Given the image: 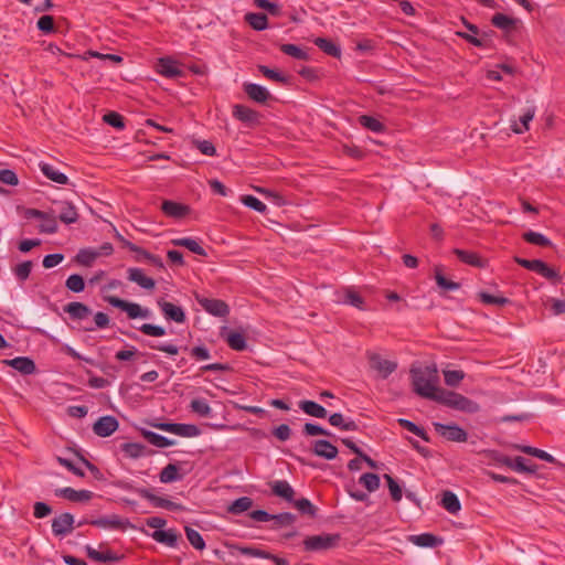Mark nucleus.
I'll use <instances>...</instances> for the list:
<instances>
[{
    "label": "nucleus",
    "instance_id": "53",
    "mask_svg": "<svg viewBox=\"0 0 565 565\" xmlns=\"http://www.w3.org/2000/svg\"><path fill=\"white\" fill-rule=\"evenodd\" d=\"M190 408L193 413L207 417L211 414V407L205 398H194L190 403Z\"/></svg>",
    "mask_w": 565,
    "mask_h": 565
},
{
    "label": "nucleus",
    "instance_id": "7",
    "mask_svg": "<svg viewBox=\"0 0 565 565\" xmlns=\"http://www.w3.org/2000/svg\"><path fill=\"white\" fill-rule=\"evenodd\" d=\"M74 523L73 514L68 512L61 513L52 520V533L56 537L63 539L73 532Z\"/></svg>",
    "mask_w": 565,
    "mask_h": 565
},
{
    "label": "nucleus",
    "instance_id": "27",
    "mask_svg": "<svg viewBox=\"0 0 565 565\" xmlns=\"http://www.w3.org/2000/svg\"><path fill=\"white\" fill-rule=\"evenodd\" d=\"M271 492L288 502L294 501L295 490L286 480H277L270 486Z\"/></svg>",
    "mask_w": 565,
    "mask_h": 565
},
{
    "label": "nucleus",
    "instance_id": "54",
    "mask_svg": "<svg viewBox=\"0 0 565 565\" xmlns=\"http://www.w3.org/2000/svg\"><path fill=\"white\" fill-rule=\"evenodd\" d=\"M185 535L190 544L199 551H202L205 548V542L202 537V535L190 526H185Z\"/></svg>",
    "mask_w": 565,
    "mask_h": 565
},
{
    "label": "nucleus",
    "instance_id": "35",
    "mask_svg": "<svg viewBox=\"0 0 565 565\" xmlns=\"http://www.w3.org/2000/svg\"><path fill=\"white\" fill-rule=\"evenodd\" d=\"M56 210L50 209L46 211V217L42 218L40 224V232L45 234H55L58 230Z\"/></svg>",
    "mask_w": 565,
    "mask_h": 565
},
{
    "label": "nucleus",
    "instance_id": "37",
    "mask_svg": "<svg viewBox=\"0 0 565 565\" xmlns=\"http://www.w3.org/2000/svg\"><path fill=\"white\" fill-rule=\"evenodd\" d=\"M142 435L151 445H153L158 448H166L169 446L177 445V440L169 439L168 437H164L162 435H159V434L150 431V430L142 429Z\"/></svg>",
    "mask_w": 565,
    "mask_h": 565
},
{
    "label": "nucleus",
    "instance_id": "59",
    "mask_svg": "<svg viewBox=\"0 0 565 565\" xmlns=\"http://www.w3.org/2000/svg\"><path fill=\"white\" fill-rule=\"evenodd\" d=\"M384 479L386 480L391 498L394 502H399L403 497V491L401 486L391 475H384Z\"/></svg>",
    "mask_w": 565,
    "mask_h": 565
},
{
    "label": "nucleus",
    "instance_id": "23",
    "mask_svg": "<svg viewBox=\"0 0 565 565\" xmlns=\"http://www.w3.org/2000/svg\"><path fill=\"white\" fill-rule=\"evenodd\" d=\"M298 406L303 413H306L307 415H309L311 417L324 419L328 415L327 409L313 401H309V399L300 401Z\"/></svg>",
    "mask_w": 565,
    "mask_h": 565
},
{
    "label": "nucleus",
    "instance_id": "39",
    "mask_svg": "<svg viewBox=\"0 0 565 565\" xmlns=\"http://www.w3.org/2000/svg\"><path fill=\"white\" fill-rule=\"evenodd\" d=\"M90 524L103 529H122L125 522L119 516L111 515L90 520Z\"/></svg>",
    "mask_w": 565,
    "mask_h": 565
},
{
    "label": "nucleus",
    "instance_id": "2",
    "mask_svg": "<svg viewBox=\"0 0 565 565\" xmlns=\"http://www.w3.org/2000/svg\"><path fill=\"white\" fill-rule=\"evenodd\" d=\"M436 403L441 404L455 411L467 414H475L480 411V406L475 401L454 391L443 390Z\"/></svg>",
    "mask_w": 565,
    "mask_h": 565
},
{
    "label": "nucleus",
    "instance_id": "17",
    "mask_svg": "<svg viewBox=\"0 0 565 565\" xmlns=\"http://www.w3.org/2000/svg\"><path fill=\"white\" fill-rule=\"evenodd\" d=\"M407 541L419 547H437L444 543V540L431 533L413 534L407 537Z\"/></svg>",
    "mask_w": 565,
    "mask_h": 565
},
{
    "label": "nucleus",
    "instance_id": "58",
    "mask_svg": "<svg viewBox=\"0 0 565 565\" xmlns=\"http://www.w3.org/2000/svg\"><path fill=\"white\" fill-rule=\"evenodd\" d=\"M241 201L245 206H247L256 212L265 213L267 211L266 204L254 195H250V194L243 195Z\"/></svg>",
    "mask_w": 565,
    "mask_h": 565
},
{
    "label": "nucleus",
    "instance_id": "38",
    "mask_svg": "<svg viewBox=\"0 0 565 565\" xmlns=\"http://www.w3.org/2000/svg\"><path fill=\"white\" fill-rule=\"evenodd\" d=\"M535 116V107H527L523 115L520 116V124L521 126L518 124V122H513L511 125V129L513 132L515 134H523L524 131L529 130V125L530 122L532 121V119L534 118Z\"/></svg>",
    "mask_w": 565,
    "mask_h": 565
},
{
    "label": "nucleus",
    "instance_id": "61",
    "mask_svg": "<svg viewBox=\"0 0 565 565\" xmlns=\"http://www.w3.org/2000/svg\"><path fill=\"white\" fill-rule=\"evenodd\" d=\"M137 329L140 332H142L143 334L149 335V337L159 338V337H163L167 334V331L163 327L151 324V323H143L140 327H138Z\"/></svg>",
    "mask_w": 565,
    "mask_h": 565
},
{
    "label": "nucleus",
    "instance_id": "32",
    "mask_svg": "<svg viewBox=\"0 0 565 565\" xmlns=\"http://www.w3.org/2000/svg\"><path fill=\"white\" fill-rule=\"evenodd\" d=\"M257 70L263 76H265L268 79H271L285 86L290 85V76L285 75L277 70H273L266 65H258Z\"/></svg>",
    "mask_w": 565,
    "mask_h": 565
},
{
    "label": "nucleus",
    "instance_id": "20",
    "mask_svg": "<svg viewBox=\"0 0 565 565\" xmlns=\"http://www.w3.org/2000/svg\"><path fill=\"white\" fill-rule=\"evenodd\" d=\"M158 72L167 78H178L183 76V71L169 57H162L159 60Z\"/></svg>",
    "mask_w": 565,
    "mask_h": 565
},
{
    "label": "nucleus",
    "instance_id": "34",
    "mask_svg": "<svg viewBox=\"0 0 565 565\" xmlns=\"http://www.w3.org/2000/svg\"><path fill=\"white\" fill-rule=\"evenodd\" d=\"M519 20L518 19H514V18H511V17H508L503 13H495L492 19H491V23L502 30V31H505V32H510L512 31L513 29H515L516 24H518Z\"/></svg>",
    "mask_w": 565,
    "mask_h": 565
},
{
    "label": "nucleus",
    "instance_id": "12",
    "mask_svg": "<svg viewBox=\"0 0 565 565\" xmlns=\"http://www.w3.org/2000/svg\"><path fill=\"white\" fill-rule=\"evenodd\" d=\"M162 213L171 218L181 220L190 214V206L171 200H164L161 204Z\"/></svg>",
    "mask_w": 565,
    "mask_h": 565
},
{
    "label": "nucleus",
    "instance_id": "43",
    "mask_svg": "<svg viewBox=\"0 0 565 565\" xmlns=\"http://www.w3.org/2000/svg\"><path fill=\"white\" fill-rule=\"evenodd\" d=\"M279 50L286 54V55H289L296 60H299V61H309V54L302 50L300 46L296 45V44H290V43H286V44H281L279 46Z\"/></svg>",
    "mask_w": 565,
    "mask_h": 565
},
{
    "label": "nucleus",
    "instance_id": "22",
    "mask_svg": "<svg viewBox=\"0 0 565 565\" xmlns=\"http://www.w3.org/2000/svg\"><path fill=\"white\" fill-rule=\"evenodd\" d=\"M64 311L68 313L72 320H84L92 313V309L88 306L78 301L65 305Z\"/></svg>",
    "mask_w": 565,
    "mask_h": 565
},
{
    "label": "nucleus",
    "instance_id": "21",
    "mask_svg": "<svg viewBox=\"0 0 565 565\" xmlns=\"http://www.w3.org/2000/svg\"><path fill=\"white\" fill-rule=\"evenodd\" d=\"M127 274L128 280L136 282L143 289H153L156 286V281L152 278L146 276L143 270L140 268L130 267L128 268Z\"/></svg>",
    "mask_w": 565,
    "mask_h": 565
},
{
    "label": "nucleus",
    "instance_id": "46",
    "mask_svg": "<svg viewBox=\"0 0 565 565\" xmlns=\"http://www.w3.org/2000/svg\"><path fill=\"white\" fill-rule=\"evenodd\" d=\"M523 239L532 245L548 247L552 246V242L543 234L527 231L522 235Z\"/></svg>",
    "mask_w": 565,
    "mask_h": 565
},
{
    "label": "nucleus",
    "instance_id": "45",
    "mask_svg": "<svg viewBox=\"0 0 565 565\" xmlns=\"http://www.w3.org/2000/svg\"><path fill=\"white\" fill-rule=\"evenodd\" d=\"M97 258L96 249L82 248L75 256V262L82 266L90 267Z\"/></svg>",
    "mask_w": 565,
    "mask_h": 565
},
{
    "label": "nucleus",
    "instance_id": "9",
    "mask_svg": "<svg viewBox=\"0 0 565 565\" xmlns=\"http://www.w3.org/2000/svg\"><path fill=\"white\" fill-rule=\"evenodd\" d=\"M370 366L375 370L382 379H387L397 369V363L391 360L383 359L377 353H369Z\"/></svg>",
    "mask_w": 565,
    "mask_h": 565
},
{
    "label": "nucleus",
    "instance_id": "31",
    "mask_svg": "<svg viewBox=\"0 0 565 565\" xmlns=\"http://www.w3.org/2000/svg\"><path fill=\"white\" fill-rule=\"evenodd\" d=\"M454 254L458 259L467 265L481 268L484 266L483 259L475 252L455 248Z\"/></svg>",
    "mask_w": 565,
    "mask_h": 565
},
{
    "label": "nucleus",
    "instance_id": "5",
    "mask_svg": "<svg viewBox=\"0 0 565 565\" xmlns=\"http://www.w3.org/2000/svg\"><path fill=\"white\" fill-rule=\"evenodd\" d=\"M493 459L499 465L505 466L516 472L534 475L537 470V466L535 463H527V460L521 456L512 458L505 455L495 454Z\"/></svg>",
    "mask_w": 565,
    "mask_h": 565
},
{
    "label": "nucleus",
    "instance_id": "40",
    "mask_svg": "<svg viewBox=\"0 0 565 565\" xmlns=\"http://www.w3.org/2000/svg\"><path fill=\"white\" fill-rule=\"evenodd\" d=\"M245 21L256 31L266 30L268 19L265 13L249 12L245 14Z\"/></svg>",
    "mask_w": 565,
    "mask_h": 565
},
{
    "label": "nucleus",
    "instance_id": "19",
    "mask_svg": "<svg viewBox=\"0 0 565 565\" xmlns=\"http://www.w3.org/2000/svg\"><path fill=\"white\" fill-rule=\"evenodd\" d=\"M312 451L316 456L332 460L338 456V448L324 439L316 440L312 444Z\"/></svg>",
    "mask_w": 565,
    "mask_h": 565
},
{
    "label": "nucleus",
    "instance_id": "63",
    "mask_svg": "<svg viewBox=\"0 0 565 565\" xmlns=\"http://www.w3.org/2000/svg\"><path fill=\"white\" fill-rule=\"evenodd\" d=\"M33 267V263L31 260L22 262L17 265L14 268V275L20 281H24L29 278L31 270Z\"/></svg>",
    "mask_w": 565,
    "mask_h": 565
},
{
    "label": "nucleus",
    "instance_id": "36",
    "mask_svg": "<svg viewBox=\"0 0 565 565\" xmlns=\"http://www.w3.org/2000/svg\"><path fill=\"white\" fill-rule=\"evenodd\" d=\"M171 243L174 246H181L188 248L190 252L199 255V256H206L205 249L193 238L191 237H182V238H175L172 239Z\"/></svg>",
    "mask_w": 565,
    "mask_h": 565
},
{
    "label": "nucleus",
    "instance_id": "30",
    "mask_svg": "<svg viewBox=\"0 0 565 565\" xmlns=\"http://www.w3.org/2000/svg\"><path fill=\"white\" fill-rule=\"evenodd\" d=\"M152 539L159 543L166 544L170 547H175L179 540V534L175 530H157L152 533Z\"/></svg>",
    "mask_w": 565,
    "mask_h": 565
},
{
    "label": "nucleus",
    "instance_id": "16",
    "mask_svg": "<svg viewBox=\"0 0 565 565\" xmlns=\"http://www.w3.org/2000/svg\"><path fill=\"white\" fill-rule=\"evenodd\" d=\"M221 335L234 351H244L247 348L246 338L242 332L224 328Z\"/></svg>",
    "mask_w": 565,
    "mask_h": 565
},
{
    "label": "nucleus",
    "instance_id": "33",
    "mask_svg": "<svg viewBox=\"0 0 565 565\" xmlns=\"http://www.w3.org/2000/svg\"><path fill=\"white\" fill-rule=\"evenodd\" d=\"M441 505L451 514H457L461 510V503L458 497L449 490L443 492Z\"/></svg>",
    "mask_w": 565,
    "mask_h": 565
},
{
    "label": "nucleus",
    "instance_id": "15",
    "mask_svg": "<svg viewBox=\"0 0 565 565\" xmlns=\"http://www.w3.org/2000/svg\"><path fill=\"white\" fill-rule=\"evenodd\" d=\"M437 435L440 437L450 440L462 443L467 440V433L461 428V426H434Z\"/></svg>",
    "mask_w": 565,
    "mask_h": 565
},
{
    "label": "nucleus",
    "instance_id": "64",
    "mask_svg": "<svg viewBox=\"0 0 565 565\" xmlns=\"http://www.w3.org/2000/svg\"><path fill=\"white\" fill-rule=\"evenodd\" d=\"M38 29L45 33L50 34L54 32V18L52 15H42L36 22Z\"/></svg>",
    "mask_w": 565,
    "mask_h": 565
},
{
    "label": "nucleus",
    "instance_id": "4",
    "mask_svg": "<svg viewBox=\"0 0 565 565\" xmlns=\"http://www.w3.org/2000/svg\"><path fill=\"white\" fill-rule=\"evenodd\" d=\"M104 300L110 306L125 311L129 319L150 318L151 311L139 303L130 302L116 296H105Z\"/></svg>",
    "mask_w": 565,
    "mask_h": 565
},
{
    "label": "nucleus",
    "instance_id": "10",
    "mask_svg": "<svg viewBox=\"0 0 565 565\" xmlns=\"http://www.w3.org/2000/svg\"><path fill=\"white\" fill-rule=\"evenodd\" d=\"M56 217L64 224H73L78 221L76 207L68 201L55 202Z\"/></svg>",
    "mask_w": 565,
    "mask_h": 565
},
{
    "label": "nucleus",
    "instance_id": "13",
    "mask_svg": "<svg viewBox=\"0 0 565 565\" xmlns=\"http://www.w3.org/2000/svg\"><path fill=\"white\" fill-rule=\"evenodd\" d=\"M233 116L237 120L248 125L255 126L259 124L260 114L245 105L236 104L233 107Z\"/></svg>",
    "mask_w": 565,
    "mask_h": 565
},
{
    "label": "nucleus",
    "instance_id": "52",
    "mask_svg": "<svg viewBox=\"0 0 565 565\" xmlns=\"http://www.w3.org/2000/svg\"><path fill=\"white\" fill-rule=\"evenodd\" d=\"M270 521H274L273 529L278 530L282 526L292 525L296 521V515L290 512H282L279 514H273Z\"/></svg>",
    "mask_w": 565,
    "mask_h": 565
},
{
    "label": "nucleus",
    "instance_id": "25",
    "mask_svg": "<svg viewBox=\"0 0 565 565\" xmlns=\"http://www.w3.org/2000/svg\"><path fill=\"white\" fill-rule=\"evenodd\" d=\"M156 428L172 433L179 437L192 438L199 436L202 431L199 426H154Z\"/></svg>",
    "mask_w": 565,
    "mask_h": 565
},
{
    "label": "nucleus",
    "instance_id": "28",
    "mask_svg": "<svg viewBox=\"0 0 565 565\" xmlns=\"http://www.w3.org/2000/svg\"><path fill=\"white\" fill-rule=\"evenodd\" d=\"M313 43L327 55H330L335 58L341 57V47L332 40L327 38H316L313 40Z\"/></svg>",
    "mask_w": 565,
    "mask_h": 565
},
{
    "label": "nucleus",
    "instance_id": "14",
    "mask_svg": "<svg viewBox=\"0 0 565 565\" xmlns=\"http://www.w3.org/2000/svg\"><path fill=\"white\" fill-rule=\"evenodd\" d=\"M54 494L71 502H84L93 498L94 493L89 490H75L71 487L55 489Z\"/></svg>",
    "mask_w": 565,
    "mask_h": 565
},
{
    "label": "nucleus",
    "instance_id": "26",
    "mask_svg": "<svg viewBox=\"0 0 565 565\" xmlns=\"http://www.w3.org/2000/svg\"><path fill=\"white\" fill-rule=\"evenodd\" d=\"M39 167H40V170L42 171V173L51 181L58 183V184H67L68 183V177L65 173L57 170L54 166L46 163V162H41L39 164Z\"/></svg>",
    "mask_w": 565,
    "mask_h": 565
},
{
    "label": "nucleus",
    "instance_id": "29",
    "mask_svg": "<svg viewBox=\"0 0 565 565\" xmlns=\"http://www.w3.org/2000/svg\"><path fill=\"white\" fill-rule=\"evenodd\" d=\"M87 556L96 563H117L120 556L116 555L111 551H97L92 546L86 547Z\"/></svg>",
    "mask_w": 565,
    "mask_h": 565
},
{
    "label": "nucleus",
    "instance_id": "11",
    "mask_svg": "<svg viewBox=\"0 0 565 565\" xmlns=\"http://www.w3.org/2000/svg\"><path fill=\"white\" fill-rule=\"evenodd\" d=\"M243 90L249 99L258 104H266L269 99H273L269 90L259 84L244 83Z\"/></svg>",
    "mask_w": 565,
    "mask_h": 565
},
{
    "label": "nucleus",
    "instance_id": "1",
    "mask_svg": "<svg viewBox=\"0 0 565 565\" xmlns=\"http://www.w3.org/2000/svg\"><path fill=\"white\" fill-rule=\"evenodd\" d=\"M413 391L419 396L437 401L444 388L438 387V370L436 364L411 369Z\"/></svg>",
    "mask_w": 565,
    "mask_h": 565
},
{
    "label": "nucleus",
    "instance_id": "47",
    "mask_svg": "<svg viewBox=\"0 0 565 565\" xmlns=\"http://www.w3.org/2000/svg\"><path fill=\"white\" fill-rule=\"evenodd\" d=\"M435 279H436V284L439 288L444 289V290H448V291H454V290H457L460 288V284L459 282H455L452 280H449L448 278H446L443 273H441V268L439 266H437L435 268Z\"/></svg>",
    "mask_w": 565,
    "mask_h": 565
},
{
    "label": "nucleus",
    "instance_id": "3",
    "mask_svg": "<svg viewBox=\"0 0 565 565\" xmlns=\"http://www.w3.org/2000/svg\"><path fill=\"white\" fill-rule=\"evenodd\" d=\"M341 540L339 533H327L307 536L303 540V547L309 552H320L334 548Z\"/></svg>",
    "mask_w": 565,
    "mask_h": 565
},
{
    "label": "nucleus",
    "instance_id": "49",
    "mask_svg": "<svg viewBox=\"0 0 565 565\" xmlns=\"http://www.w3.org/2000/svg\"><path fill=\"white\" fill-rule=\"evenodd\" d=\"M121 450L130 458H139L146 455V446L140 443H125Z\"/></svg>",
    "mask_w": 565,
    "mask_h": 565
},
{
    "label": "nucleus",
    "instance_id": "24",
    "mask_svg": "<svg viewBox=\"0 0 565 565\" xmlns=\"http://www.w3.org/2000/svg\"><path fill=\"white\" fill-rule=\"evenodd\" d=\"M184 472H180V467L177 463H168L160 472L159 479L162 483H172L181 481Z\"/></svg>",
    "mask_w": 565,
    "mask_h": 565
},
{
    "label": "nucleus",
    "instance_id": "56",
    "mask_svg": "<svg viewBox=\"0 0 565 565\" xmlns=\"http://www.w3.org/2000/svg\"><path fill=\"white\" fill-rule=\"evenodd\" d=\"M478 296H479L480 300L486 305H494V306L503 307L511 302V300L509 298H505L503 296H494V295H491L486 291L479 292Z\"/></svg>",
    "mask_w": 565,
    "mask_h": 565
},
{
    "label": "nucleus",
    "instance_id": "60",
    "mask_svg": "<svg viewBox=\"0 0 565 565\" xmlns=\"http://www.w3.org/2000/svg\"><path fill=\"white\" fill-rule=\"evenodd\" d=\"M103 120L107 125H109L116 129L121 130L125 128V117L117 111H108L107 114L104 115Z\"/></svg>",
    "mask_w": 565,
    "mask_h": 565
},
{
    "label": "nucleus",
    "instance_id": "51",
    "mask_svg": "<svg viewBox=\"0 0 565 565\" xmlns=\"http://www.w3.org/2000/svg\"><path fill=\"white\" fill-rule=\"evenodd\" d=\"M65 287L72 292L79 294L85 289V280L81 275L72 274L67 277Z\"/></svg>",
    "mask_w": 565,
    "mask_h": 565
},
{
    "label": "nucleus",
    "instance_id": "8",
    "mask_svg": "<svg viewBox=\"0 0 565 565\" xmlns=\"http://www.w3.org/2000/svg\"><path fill=\"white\" fill-rule=\"evenodd\" d=\"M157 305L167 321L177 323H184L186 321V316L182 307L169 302L163 298H159Z\"/></svg>",
    "mask_w": 565,
    "mask_h": 565
},
{
    "label": "nucleus",
    "instance_id": "41",
    "mask_svg": "<svg viewBox=\"0 0 565 565\" xmlns=\"http://www.w3.org/2000/svg\"><path fill=\"white\" fill-rule=\"evenodd\" d=\"M253 507V500L249 497H241L234 500L228 507L227 512L233 515H239Z\"/></svg>",
    "mask_w": 565,
    "mask_h": 565
},
{
    "label": "nucleus",
    "instance_id": "6",
    "mask_svg": "<svg viewBox=\"0 0 565 565\" xmlns=\"http://www.w3.org/2000/svg\"><path fill=\"white\" fill-rule=\"evenodd\" d=\"M198 303L210 315L218 318H225L230 313V306L221 299L207 298L195 294Z\"/></svg>",
    "mask_w": 565,
    "mask_h": 565
},
{
    "label": "nucleus",
    "instance_id": "42",
    "mask_svg": "<svg viewBox=\"0 0 565 565\" xmlns=\"http://www.w3.org/2000/svg\"><path fill=\"white\" fill-rule=\"evenodd\" d=\"M359 122L362 127L376 134H382L386 130L385 125L373 116L362 115L359 117Z\"/></svg>",
    "mask_w": 565,
    "mask_h": 565
},
{
    "label": "nucleus",
    "instance_id": "55",
    "mask_svg": "<svg viewBox=\"0 0 565 565\" xmlns=\"http://www.w3.org/2000/svg\"><path fill=\"white\" fill-rule=\"evenodd\" d=\"M294 507L305 515L316 516L317 508L306 498H301L292 501Z\"/></svg>",
    "mask_w": 565,
    "mask_h": 565
},
{
    "label": "nucleus",
    "instance_id": "62",
    "mask_svg": "<svg viewBox=\"0 0 565 565\" xmlns=\"http://www.w3.org/2000/svg\"><path fill=\"white\" fill-rule=\"evenodd\" d=\"M514 262L518 265H520L521 267H523L527 270L534 271L536 274H539L540 268L543 264V260H541V259H525V258H522L519 256L514 257Z\"/></svg>",
    "mask_w": 565,
    "mask_h": 565
},
{
    "label": "nucleus",
    "instance_id": "48",
    "mask_svg": "<svg viewBox=\"0 0 565 565\" xmlns=\"http://www.w3.org/2000/svg\"><path fill=\"white\" fill-rule=\"evenodd\" d=\"M445 384L456 387L465 379L466 374L461 370H443Z\"/></svg>",
    "mask_w": 565,
    "mask_h": 565
},
{
    "label": "nucleus",
    "instance_id": "44",
    "mask_svg": "<svg viewBox=\"0 0 565 565\" xmlns=\"http://www.w3.org/2000/svg\"><path fill=\"white\" fill-rule=\"evenodd\" d=\"M135 492H136L139 497H141V498H143V499L148 500V501H149V502H150L154 508H161V509H163V508H164V505H166V503H167V500H168V499H166V498H161V497H158V495L153 494V493H152L149 489H147V488H136V489H135Z\"/></svg>",
    "mask_w": 565,
    "mask_h": 565
},
{
    "label": "nucleus",
    "instance_id": "18",
    "mask_svg": "<svg viewBox=\"0 0 565 565\" xmlns=\"http://www.w3.org/2000/svg\"><path fill=\"white\" fill-rule=\"evenodd\" d=\"M3 363L19 371L23 375L33 374L36 370L34 361L28 356H17L11 360H3Z\"/></svg>",
    "mask_w": 565,
    "mask_h": 565
},
{
    "label": "nucleus",
    "instance_id": "50",
    "mask_svg": "<svg viewBox=\"0 0 565 565\" xmlns=\"http://www.w3.org/2000/svg\"><path fill=\"white\" fill-rule=\"evenodd\" d=\"M359 482L369 491L374 492L380 488V477L376 473L366 472L363 473Z\"/></svg>",
    "mask_w": 565,
    "mask_h": 565
},
{
    "label": "nucleus",
    "instance_id": "57",
    "mask_svg": "<svg viewBox=\"0 0 565 565\" xmlns=\"http://www.w3.org/2000/svg\"><path fill=\"white\" fill-rule=\"evenodd\" d=\"M456 34L476 47L484 49L488 46V40H487L488 34L487 33H483L482 36H480V38L477 36L478 34L472 35L470 33L459 32V31Z\"/></svg>",
    "mask_w": 565,
    "mask_h": 565
}]
</instances>
